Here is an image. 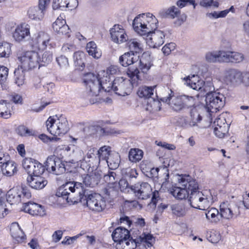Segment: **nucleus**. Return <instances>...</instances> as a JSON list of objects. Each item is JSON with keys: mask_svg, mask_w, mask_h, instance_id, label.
<instances>
[{"mask_svg": "<svg viewBox=\"0 0 249 249\" xmlns=\"http://www.w3.org/2000/svg\"><path fill=\"white\" fill-rule=\"evenodd\" d=\"M77 192L78 200H86L87 206L93 211L101 212L106 207L107 202L104 197L98 193L89 194L87 197L85 195L86 189L83 184L78 182H67L61 185L56 192V196L65 199L68 203H74L76 200L71 196L70 193Z\"/></svg>", "mask_w": 249, "mask_h": 249, "instance_id": "1", "label": "nucleus"}, {"mask_svg": "<svg viewBox=\"0 0 249 249\" xmlns=\"http://www.w3.org/2000/svg\"><path fill=\"white\" fill-rule=\"evenodd\" d=\"M158 20L151 13H143L137 16L133 20L132 26L135 31L140 36H146V43L150 47L156 48L164 43L165 34L157 30Z\"/></svg>", "mask_w": 249, "mask_h": 249, "instance_id": "2", "label": "nucleus"}, {"mask_svg": "<svg viewBox=\"0 0 249 249\" xmlns=\"http://www.w3.org/2000/svg\"><path fill=\"white\" fill-rule=\"evenodd\" d=\"M205 100L208 113L202 124L203 127L206 128L211 125L215 113L224 107L225 98L220 93L213 92L207 93Z\"/></svg>", "mask_w": 249, "mask_h": 249, "instance_id": "3", "label": "nucleus"}, {"mask_svg": "<svg viewBox=\"0 0 249 249\" xmlns=\"http://www.w3.org/2000/svg\"><path fill=\"white\" fill-rule=\"evenodd\" d=\"M188 187L191 190L189 201L192 207L205 210L213 202V196L209 192H208V194H205L198 191V184L196 179L191 180Z\"/></svg>", "mask_w": 249, "mask_h": 249, "instance_id": "4", "label": "nucleus"}, {"mask_svg": "<svg viewBox=\"0 0 249 249\" xmlns=\"http://www.w3.org/2000/svg\"><path fill=\"white\" fill-rule=\"evenodd\" d=\"M135 196L139 199L144 200L149 198L152 195L151 203L155 207L159 198L158 191L152 192L151 185L146 182H138L129 187Z\"/></svg>", "mask_w": 249, "mask_h": 249, "instance_id": "5", "label": "nucleus"}, {"mask_svg": "<svg viewBox=\"0 0 249 249\" xmlns=\"http://www.w3.org/2000/svg\"><path fill=\"white\" fill-rule=\"evenodd\" d=\"M206 59L208 62L239 63L244 59L243 55L239 53L231 51H218L209 52L206 54Z\"/></svg>", "mask_w": 249, "mask_h": 249, "instance_id": "6", "label": "nucleus"}, {"mask_svg": "<svg viewBox=\"0 0 249 249\" xmlns=\"http://www.w3.org/2000/svg\"><path fill=\"white\" fill-rule=\"evenodd\" d=\"M28 45L33 51L36 52H43L47 47L51 49L55 46V44L51 42L50 35L43 31H39L30 37Z\"/></svg>", "mask_w": 249, "mask_h": 249, "instance_id": "7", "label": "nucleus"}, {"mask_svg": "<svg viewBox=\"0 0 249 249\" xmlns=\"http://www.w3.org/2000/svg\"><path fill=\"white\" fill-rule=\"evenodd\" d=\"M47 130L54 136H61L67 133L69 130V126L67 119L60 116L57 120L54 116H50L45 122Z\"/></svg>", "mask_w": 249, "mask_h": 249, "instance_id": "8", "label": "nucleus"}, {"mask_svg": "<svg viewBox=\"0 0 249 249\" xmlns=\"http://www.w3.org/2000/svg\"><path fill=\"white\" fill-rule=\"evenodd\" d=\"M18 60L19 62V67L24 70H31L39 68V54L34 51H25L17 54Z\"/></svg>", "mask_w": 249, "mask_h": 249, "instance_id": "9", "label": "nucleus"}, {"mask_svg": "<svg viewBox=\"0 0 249 249\" xmlns=\"http://www.w3.org/2000/svg\"><path fill=\"white\" fill-rule=\"evenodd\" d=\"M165 102H168L172 108L176 111L194 107L196 105L195 98L186 95L174 96L170 94L166 99Z\"/></svg>", "mask_w": 249, "mask_h": 249, "instance_id": "10", "label": "nucleus"}, {"mask_svg": "<svg viewBox=\"0 0 249 249\" xmlns=\"http://www.w3.org/2000/svg\"><path fill=\"white\" fill-rule=\"evenodd\" d=\"M192 180H195L189 175H181L178 179L179 182L181 183L182 187L173 185L169 189L170 194L176 198L178 199H183L189 197L191 190L188 187L190 181Z\"/></svg>", "mask_w": 249, "mask_h": 249, "instance_id": "11", "label": "nucleus"}, {"mask_svg": "<svg viewBox=\"0 0 249 249\" xmlns=\"http://www.w3.org/2000/svg\"><path fill=\"white\" fill-rule=\"evenodd\" d=\"M104 180L107 186L103 189V193L110 196L114 193L118 191L120 184V180L116 173L112 171H109L107 175L104 176Z\"/></svg>", "mask_w": 249, "mask_h": 249, "instance_id": "12", "label": "nucleus"}, {"mask_svg": "<svg viewBox=\"0 0 249 249\" xmlns=\"http://www.w3.org/2000/svg\"><path fill=\"white\" fill-rule=\"evenodd\" d=\"M112 86L116 94L124 96L129 95L131 92L133 83L130 80L120 77L114 79Z\"/></svg>", "mask_w": 249, "mask_h": 249, "instance_id": "13", "label": "nucleus"}, {"mask_svg": "<svg viewBox=\"0 0 249 249\" xmlns=\"http://www.w3.org/2000/svg\"><path fill=\"white\" fill-rule=\"evenodd\" d=\"M45 170L49 173L58 175L66 171L65 165L58 158L52 156L47 158L44 163Z\"/></svg>", "mask_w": 249, "mask_h": 249, "instance_id": "14", "label": "nucleus"}, {"mask_svg": "<svg viewBox=\"0 0 249 249\" xmlns=\"http://www.w3.org/2000/svg\"><path fill=\"white\" fill-rule=\"evenodd\" d=\"M99 80L98 75L93 72H86L82 77V82L86 89L93 94H99Z\"/></svg>", "mask_w": 249, "mask_h": 249, "instance_id": "15", "label": "nucleus"}, {"mask_svg": "<svg viewBox=\"0 0 249 249\" xmlns=\"http://www.w3.org/2000/svg\"><path fill=\"white\" fill-rule=\"evenodd\" d=\"M22 166L29 176L41 175L45 171L43 164L30 158H26L23 160Z\"/></svg>", "mask_w": 249, "mask_h": 249, "instance_id": "16", "label": "nucleus"}, {"mask_svg": "<svg viewBox=\"0 0 249 249\" xmlns=\"http://www.w3.org/2000/svg\"><path fill=\"white\" fill-rule=\"evenodd\" d=\"M219 212L221 218L230 220L236 217L240 212L239 208L228 201H224L220 204Z\"/></svg>", "mask_w": 249, "mask_h": 249, "instance_id": "17", "label": "nucleus"}, {"mask_svg": "<svg viewBox=\"0 0 249 249\" xmlns=\"http://www.w3.org/2000/svg\"><path fill=\"white\" fill-rule=\"evenodd\" d=\"M30 36V26L25 22H21L17 25L12 33L13 38L18 43L25 41L26 37Z\"/></svg>", "mask_w": 249, "mask_h": 249, "instance_id": "18", "label": "nucleus"}, {"mask_svg": "<svg viewBox=\"0 0 249 249\" xmlns=\"http://www.w3.org/2000/svg\"><path fill=\"white\" fill-rule=\"evenodd\" d=\"M111 148L109 146L104 145L102 146L98 150L97 155L99 160V162L101 160H106L109 168L116 169L119 166L120 160L117 159L115 162H112L111 157L109 158L111 152Z\"/></svg>", "mask_w": 249, "mask_h": 249, "instance_id": "19", "label": "nucleus"}, {"mask_svg": "<svg viewBox=\"0 0 249 249\" xmlns=\"http://www.w3.org/2000/svg\"><path fill=\"white\" fill-rule=\"evenodd\" d=\"M110 32L111 39L114 42L120 44L127 40V35L122 26L115 25Z\"/></svg>", "mask_w": 249, "mask_h": 249, "instance_id": "20", "label": "nucleus"}, {"mask_svg": "<svg viewBox=\"0 0 249 249\" xmlns=\"http://www.w3.org/2000/svg\"><path fill=\"white\" fill-rule=\"evenodd\" d=\"M96 148L90 147L88 150L86 155L83 157L81 161V165L87 164L86 167L89 168L94 167L96 164L99 163V160L96 156Z\"/></svg>", "mask_w": 249, "mask_h": 249, "instance_id": "21", "label": "nucleus"}, {"mask_svg": "<svg viewBox=\"0 0 249 249\" xmlns=\"http://www.w3.org/2000/svg\"><path fill=\"white\" fill-rule=\"evenodd\" d=\"M23 208L24 212L33 216H42L45 214L44 207L36 203L30 202L25 203Z\"/></svg>", "mask_w": 249, "mask_h": 249, "instance_id": "22", "label": "nucleus"}, {"mask_svg": "<svg viewBox=\"0 0 249 249\" xmlns=\"http://www.w3.org/2000/svg\"><path fill=\"white\" fill-rule=\"evenodd\" d=\"M11 235L18 243H23L26 240V235L17 222L12 223L10 227Z\"/></svg>", "mask_w": 249, "mask_h": 249, "instance_id": "23", "label": "nucleus"}, {"mask_svg": "<svg viewBox=\"0 0 249 249\" xmlns=\"http://www.w3.org/2000/svg\"><path fill=\"white\" fill-rule=\"evenodd\" d=\"M112 239L117 244L121 243L130 238L129 231L126 228L119 227L116 228L112 233Z\"/></svg>", "mask_w": 249, "mask_h": 249, "instance_id": "24", "label": "nucleus"}, {"mask_svg": "<svg viewBox=\"0 0 249 249\" xmlns=\"http://www.w3.org/2000/svg\"><path fill=\"white\" fill-rule=\"evenodd\" d=\"M27 181L29 185L36 190L43 189L48 183L47 180L41 175L29 176L27 178Z\"/></svg>", "mask_w": 249, "mask_h": 249, "instance_id": "25", "label": "nucleus"}, {"mask_svg": "<svg viewBox=\"0 0 249 249\" xmlns=\"http://www.w3.org/2000/svg\"><path fill=\"white\" fill-rule=\"evenodd\" d=\"M13 106L8 100H0V118L8 119L11 117L14 113Z\"/></svg>", "mask_w": 249, "mask_h": 249, "instance_id": "26", "label": "nucleus"}, {"mask_svg": "<svg viewBox=\"0 0 249 249\" xmlns=\"http://www.w3.org/2000/svg\"><path fill=\"white\" fill-rule=\"evenodd\" d=\"M78 5V0H53V9L68 8L72 10L76 8Z\"/></svg>", "mask_w": 249, "mask_h": 249, "instance_id": "27", "label": "nucleus"}, {"mask_svg": "<svg viewBox=\"0 0 249 249\" xmlns=\"http://www.w3.org/2000/svg\"><path fill=\"white\" fill-rule=\"evenodd\" d=\"M139 56L130 52L125 53L119 57V63L123 67H127L138 61Z\"/></svg>", "mask_w": 249, "mask_h": 249, "instance_id": "28", "label": "nucleus"}, {"mask_svg": "<svg viewBox=\"0 0 249 249\" xmlns=\"http://www.w3.org/2000/svg\"><path fill=\"white\" fill-rule=\"evenodd\" d=\"M226 80L231 83H241L243 81L242 73L234 69H230L226 71Z\"/></svg>", "mask_w": 249, "mask_h": 249, "instance_id": "29", "label": "nucleus"}, {"mask_svg": "<svg viewBox=\"0 0 249 249\" xmlns=\"http://www.w3.org/2000/svg\"><path fill=\"white\" fill-rule=\"evenodd\" d=\"M19 187H13L7 192V200L11 205L17 204L21 202V196Z\"/></svg>", "mask_w": 249, "mask_h": 249, "instance_id": "30", "label": "nucleus"}, {"mask_svg": "<svg viewBox=\"0 0 249 249\" xmlns=\"http://www.w3.org/2000/svg\"><path fill=\"white\" fill-rule=\"evenodd\" d=\"M155 238L150 233H143L137 239L138 245H143L145 248L151 247L155 243Z\"/></svg>", "mask_w": 249, "mask_h": 249, "instance_id": "31", "label": "nucleus"}, {"mask_svg": "<svg viewBox=\"0 0 249 249\" xmlns=\"http://www.w3.org/2000/svg\"><path fill=\"white\" fill-rule=\"evenodd\" d=\"M185 80L187 85L195 90L200 89L204 83L203 81L197 75H193L191 77L189 76L186 77Z\"/></svg>", "mask_w": 249, "mask_h": 249, "instance_id": "32", "label": "nucleus"}, {"mask_svg": "<svg viewBox=\"0 0 249 249\" xmlns=\"http://www.w3.org/2000/svg\"><path fill=\"white\" fill-rule=\"evenodd\" d=\"M3 174L7 177H10L18 172L17 164L13 160H9L1 168Z\"/></svg>", "mask_w": 249, "mask_h": 249, "instance_id": "33", "label": "nucleus"}, {"mask_svg": "<svg viewBox=\"0 0 249 249\" xmlns=\"http://www.w3.org/2000/svg\"><path fill=\"white\" fill-rule=\"evenodd\" d=\"M113 82L111 81L109 77L107 76L103 75V77L99 78V93L102 90L105 92H109L113 91V88L112 86Z\"/></svg>", "mask_w": 249, "mask_h": 249, "instance_id": "34", "label": "nucleus"}, {"mask_svg": "<svg viewBox=\"0 0 249 249\" xmlns=\"http://www.w3.org/2000/svg\"><path fill=\"white\" fill-rule=\"evenodd\" d=\"M219 211L214 207L209 208L206 213L207 219L211 223L217 224L221 220V217L220 215Z\"/></svg>", "mask_w": 249, "mask_h": 249, "instance_id": "35", "label": "nucleus"}, {"mask_svg": "<svg viewBox=\"0 0 249 249\" xmlns=\"http://www.w3.org/2000/svg\"><path fill=\"white\" fill-rule=\"evenodd\" d=\"M126 46L129 50L131 53L135 54L141 53L142 52L143 49L140 42L136 38L128 39L127 38Z\"/></svg>", "mask_w": 249, "mask_h": 249, "instance_id": "36", "label": "nucleus"}, {"mask_svg": "<svg viewBox=\"0 0 249 249\" xmlns=\"http://www.w3.org/2000/svg\"><path fill=\"white\" fill-rule=\"evenodd\" d=\"M16 133L21 137H36L38 132L32 129L29 128L24 125H19L16 129Z\"/></svg>", "mask_w": 249, "mask_h": 249, "instance_id": "37", "label": "nucleus"}, {"mask_svg": "<svg viewBox=\"0 0 249 249\" xmlns=\"http://www.w3.org/2000/svg\"><path fill=\"white\" fill-rule=\"evenodd\" d=\"M154 87L142 86L139 88L137 93L140 98L149 99L153 95Z\"/></svg>", "mask_w": 249, "mask_h": 249, "instance_id": "38", "label": "nucleus"}, {"mask_svg": "<svg viewBox=\"0 0 249 249\" xmlns=\"http://www.w3.org/2000/svg\"><path fill=\"white\" fill-rule=\"evenodd\" d=\"M189 208L182 203L175 204L172 206V211L174 214L178 217H183L187 214Z\"/></svg>", "mask_w": 249, "mask_h": 249, "instance_id": "39", "label": "nucleus"}, {"mask_svg": "<svg viewBox=\"0 0 249 249\" xmlns=\"http://www.w3.org/2000/svg\"><path fill=\"white\" fill-rule=\"evenodd\" d=\"M86 50L88 54L94 58L98 59L101 56V52L98 49L94 41H90L87 44Z\"/></svg>", "mask_w": 249, "mask_h": 249, "instance_id": "40", "label": "nucleus"}, {"mask_svg": "<svg viewBox=\"0 0 249 249\" xmlns=\"http://www.w3.org/2000/svg\"><path fill=\"white\" fill-rule=\"evenodd\" d=\"M180 14V11L175 6H172L167 9L163 10L160 14L162 18H174L178 17Z\"/></svg>", "mask_w": 249, "mask_h": 249, "instance_id": "41", "label": "nucleus"}, {"mask_svg": "<svg viewBox=\"0 0 249 249\" xmlns=\"http://www.w3.org/2000/svg\"><path fill=\"white\" fill-rule=\"evenodd\" d=\"M136 240H133L130 236L129 239H126L119 244H116L117 249H135L138 248Z\"/></svg>", "mask_w": 249, "mask_h": 249, "instance_id": "42", "label": "nucleus"}, {"mask_svg": "<svg viewBox=\"0 0 249 249\" xmlns=\"http://www.w3.org/2000/svg\"><path fill=\"white\" fill-rule=\"evenodd\" d=\"M25 71L27 70H24L19 66L14 71L15 83L18 87L22 86L25 82Z\"/></svg>", "mask_w": 249, "mask_h": 249, "instance_id": "43", "label": "nucleus"}, {"mask_svg": "<svg viewBox=\"0 0 249 249\" xmlns=\"http://www.w3.org/2000/svg\"><path fill=\"white\" fill-rule=\"evenodd\" d=\"M86 54L82 51H77L74 53L73 59L75 65L79 67L84 68L85 66Z\"/></svg>", "mask_w": 249, "mask_h": 249, "instance_id": "44", "label": "nucleus"}, {"mask_svg": "<svg viewBox=\"0 0 249 249\" xmlns=\"http://www.w3.org/2000/svg\"><path fill=\"white\" fill-rule=\"evenodd\" d=\"M143 151L138 148H131L128 154L130 161L132 162H137L142 160L143 157Z\"/></svg>", "mask_w": 249, "mask_h": 249, "instance_id": "45", "label": "nucleus"}, {"mask_svg": "<svg viewBox=\"0 0 249 249\" xmlns=\"http://www.w3.org/2000/svg\"><path fill=\"white\" fill-rule=\"evenodd\" d=\"M53 58V53L50 51H46L42 54L41 57L39 56V66H45L50 64Z\"/></svg>", "mask_w": 249, "mask_h": 249, "instance_id": "46", "label": "nucleus"}, {"mask_svg": "<svg viewBox=\"0 0 249 249\" xmlns=\"http://www.w3.org/2000/svg\"><path fill=\"white\" fill-rule=\"evenodd\" d=\"M191 120L189 124L191 126L196 125L202 121V117L198 113L196 108L194 107L190 111Z\"/></svg>", "mask_w": 249, "mask_h": 249, "instance_id": "47", "label": "nucleus"}, {"mask_svg": "<svg viewBox=\"0 0 249 249\" xmlns=\"http://www.w3.org/2000/svg\"><path fill=\"white\" fill-rule=\"evenodd\" d=\"M83 184L86 186L93 187L95 185L98 183L99 180L96 175H89L87 174L84 175L83 178Z\"/></svg>", "mask_w": 249, "mask_h": 249, "instance_id": "48", "label": "nucleus"}, {"mask_svg": "<svg viewBox=\"0 0 249 249\" xmlns=\"http://www.w3.org/2000/svg\"><path fill=\"white\" fill-rule=\"evenodd\" d=\"M150 58L149 56L148 59L146 60L143 55L140 60V69L142 72L147 73L152 65L150 61Z\"/></svg>", "mask_w": 249, "mask_h": 249, "instance_id": "49", "label": "nucleus"}, {"mask_svg": "<svg viewBox=\"0 0 249 249\" xmlns=\"http://www.w3.org/2000/svg\"><path fill=\"white\" fill-rule=\"evenodd\" d=\"M229 127V126L214 125V133L217 137L223 138L228 133Z\"/></svg>", "mask_w": 249, "mask_h": 249, "instance_id": "50", "label": "nucleus"}, {"mask_svg": "<svg viewBox=\"0 0 249 249\" xmlns=\"http://www.w3.org/2000/svg\"><path fill=\"white\" fill-rule=\"evenodd\" d=\"M127 75L132 80V82L133 83V85L135 83L137 84L138 80H141L140 76L139 74L140 72L139 70L136 68L134 71H132L129 68H128L126 71Z\"/></svg>", "mask_w": 249, "mask_h": 249, "instance_id": "51", "label": "nucleus"}, {"mask_svg": "<svg viewBox=\"0 0 249 249\" xmlns=\"http://www.w3.org/2000/svg\"><path fill=\"white\" fill-rule=\"evenodd\" d=\"M160 106V102L152 98L150 103H147L146 109L150 112L159 111L161 109Z\"/></svg>", "mask_w": 249, "mask_h": 249, "instance_id": "52", "label": "nucleus"}, {"mask_svg": "<svg viewBox=\"0 0 249 249\" xmlns=\"http://www.w3.org/2000/svg\"><path fill=\"white\" fill-rule=\"evenodd\" d=\"M21 196V202H24L26 199H29L32 197L31 193L26 186H18Z\"/></svg>", "mask_w": 249, "mask_h": 249, "instance_id": "53", "label": "nucleus"}, {"mask_svg": "<svg viewBox=\"0 0 249 249\" xmlns=\"http://www.w3.org/2000/svg\"><path fill=\"white\" fill-rule=\"evenodd\" d=\"M9 69L5 66L0 65V85L2 86L7 81Z\"/></svg>", "mask_w": 249, "mask_h": 249, "instance_id": "54", "label": "nucleus"}, {"mask_svg": "<svg viewBox=\"0 0 249 249\" xmlns=\"http://www.w3.org/2000/svg\"><path fill=\"white\" fill-rule=\"evenodd\" d=\"M66 23L65 19H64L61 15H60L53 23V29L54 32L59 31L61 27Z\"/></svg>", "mask_w": 249, "mask_h": 249, "instance_id": "55", "label": "nucleus"}, {"mask_svg": "<svg viewBox=\"0 0 249 249\" xmlns=\"http://www.w3.org/2000/svg\"><path fill=\"white\" fill-rule=\"evenodd\" d=\"M226 114L222 113L214 121L213 124L216 126H229L228 123L226 119Z\"/></svg>", "mask_w": 249, "mask_h": 249, "instance_id": "56", "label": "nucleus"}, {"mask_svg": "<svg viewBox=\"0 0 249 249\" xmlns=\"http://www.w3.org/2000/svg\"><path fill=\"white\" fill-rule=\"evenodd\" d=\"M10 51V45L7 42H0V57H5L7 53H9Z\"/></svg>", "mask_w": 249, "mask_h": 249, "instance_id": "57", "label": "nucleus"}, {"mask_svg": "<svg viewBox=\"0 0 249 249\" xmlns=\"http://www.w3.org/2000/svg\"><path fill=\"white\" fill-rule=\"evenodd\" d=\"M176 4L180 8L187 5H192L195 9L196 6L195 0H178Z\"/></svg>", "mask_w": 249, "mask_h": 249, "instance_id": "58", "label": "nucleus"}, {"mask_svg": "<svg viewBox=\"0 0 249 249\" xmlns=\"http://www.w3.org/2000/svg\"><path fill=\"white\" fill-rule=\"evenodd\" d=\"M55 32L59 35L64 36L66 37L69 38L71 36L70 29L69 26L66 24V23L64 24V25H63L62 27H61L59 31H56Z\"/></svg>", "mask_w": 249, "mask_h": 249, "instance_id": "59", "label": "nucleus"}, {"mask_svg": "<svg viewBox=\"0 0 249 249\" xmlns=\"http://www.w3.org/2000/svg\"><path fill=\"white\" fill-rule=\"evenodd\" d=\"M176 48V44L171 42L165 45L162 48V51L164 55H169L172 51H174Z\"/></svg>", "mask_w": 249, "mask_h": 249, "instance_id": "60", "label": "nucleus"}, {"mask_svg": "<svg viewBox=\"0 0 249 249\" xmlns=\"http://www.w3.org/2000/svg\"><path fill=\"white\" fill-rule=\"evenodd\" d=\"M10 101L15 104L22 105L23 98L21 95L16 93H13L10 95Z\"/></svg>", "mask_w": 249, "mask_h": 249, "instance_id": "61", "label": "nucleus"}, {"mask_svg": "<svg viewBox=\"0 0 249 249\" xmlns=\"http://www.w3.org/2000/svg\"><path fill=\"white\" fill-rule=\"evenodd\" d=\"M10 159L9 154L0 151V167L1 168L11 160Z\"/></svg>", "mask_w": 249, "mask_h": 249, "instance_id": "62", "label": "nucleus"}, {"mask_svg": "<svg viewBox=\"0 0 249 249\" xmlns=\"http://www.w3.org/2000/svg\"><path fill=\"white\" fill-rule=\"evenodd\" d=\"M124 174L125 177L129 178H136L138 176V173L135 168L125 169Z\"/></svg>", "mask_w": 249, "mask_h": 249, "instance_id": "63", "label": "nucleus"}, {"mask_svg": "<svg viewBox=\"0 0 249 249\" xmlns=\"http://www.w3.org/2000/svg\"><path fill=\"white\" fill-rule=\"evenodd\" d=\"M119 72V70L117 66L111 65L107 68L105 74L110 79L111 76L117 74Z\"/></svg>", "mask_w": 249, "mask_h": 249, "instance_id": "64", "label": "nucleus"}]
</instances>
